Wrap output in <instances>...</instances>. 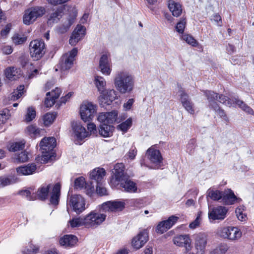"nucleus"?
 Returning a JSON list of instances; mask_svg holds the SVG:
<instances>
[{
    "mask_svg": "<svg viewBox=\"0 0 254 254\" xmlns=\"http://www.w3.org/2000/svg\"><path fill=\"white\" fill-rule=\"evenodd\" d=\"M46 10L42 6H36L26 9L23 15V22L25 25H29L34 23L36 19L42 16Z\"/></svg>",
    "mask_w": 254,
    "mask_h": 254,
    "instance_id": "4",
    "label": "nucleus"
},
{
    "mask_svg": "<svg viewBox=\"0 0 254 254\" xmlns=\"http://www.w3.org/2000/svg\"><path fill=\"white\" fill-rule=\"evenodd\" d=\"M211 20L215 22V24L218 26H222V22L221 17L220 15L218 14H214L211 18Z\"/></svg>",
    "mask_w": 254,
    "mask_h": 254,
    "instance_id": "64",
    "label": "nucleus"
},
{
    "mask_svg": "<svg viewBox=\"0 0 254 254\" xmlns=\"http://www.w3.org/2000/svg\"><path fill=\"white\" fill-rule=\"evenodd\" d=\"M242 201V199L237 197L230 189H225L223 191V196L220 202L226 205H232Z\"/></svg>",
    "mask_w": 254,
    "mask_h": 254,
    "instance_id": "24",
    "label": "nucleus"
},
{
    "mask_svg": "<svg viewBox=\"0 0 254 254\" xmlns=\"http://www.w3.org/2000/svg\"><path fill=\"white\" fill-rule=\"evenodd\" d=\"M17 181V178L13 176L0 177V188L13 185L16 183Z\"/></svg>",
    "mask_w": 254,
    "mask_h": 254,
    "instance_id": "38",
    "label": "nucleus"
},
{
    "mask_svg": "<svg viewBox=\"0 0 254 254\" xmlns=\"http://www.w3.org/2000/svg\"><path fill=\"white\" fill-rule=\"evenodd\" d=\"M25 142L24 141L20 142H10L9 143L7 148L9 151L15 152L22 150L25 146Z\"/></svg>",
    "mask_w": 254,
    "mask_h": 254,
    "instance_id": "44",
    "label": "nucleus"
},
{
    "mask_svg": "<svg viewBox=\"0 0 254 254\" xmlns=\"http://www.w3.org/2000/svg\"><path fill=\"white\" fill-rule=\"evenodd\" d=\"M168 230L163 221L160 222L156 228V231L158 233L163 234Z\"/></svg>",
    "mask_w": 254,
    "mask_h": 254,
    "instance_id": "59",
    "label": "nucleus"
},
{
    "mask_svg": "<svg viewBox=\"0 0 254 254\" xmlns=\"http://www.w3.org/2000/svg\"><path fill=\"white\" fill-rule=\"evenodd\" d=\"M148 234L145 231L140 232L132 241V247L137 250L141 248L148 241Z\"/></svg>",
    "mask_w": 254,
    "mask_h": 254,
    "instance_id": "28",
    "label": "nucleus"
},
{
    "mask_svg": "<svg viewBox=\"0 0 254 254\" xmlns=\"http://www.w3.org/2000/svg\"><path fill=\"white\" fill-rule=\"evenodd\" d=\"M9 115L7 110L0 112V125L4 124L9 119Z\"/></svg>",
    "mask_w": 254,
    "mask_h": 254,
    "instance_id": "58",
    "label": "nucleus"
},
{
    "mask_svg": "<svg viewBox=\"0 0 254 254\" xmlns=\"http://www.w3.org/2000/svg\"><path fill=\"white\" fill-rule=\"evenodd\" d=\"M106 215L92 211L84 217V226L86 228H93L98 226L104 222Z\"/></svg>",
    "mask_w": 254,
    "mask_h": 254,
    "instance_id": "9",
    "label": "nucleus"
},
{
    "mask_svg": "<svg viewBox=\"0 0 254 254\" xmlns=\"http://www.w3.org/2000/svg\"><path fill=\"white\" fill-rule=\"evenodd\" d=\"M50 185H44L40 187L37 191V196L41 200H45L48 198Z\"/></svg>",
    "mask_w": 254,
    "mask_h": 254,
    "instance_id": "37",
    "label": "nucleus"
},
{
    "mask_svg": "<svg viewBox=\"0 0 254 254\" xmlns=\"http://www.w3.org/2000/svg\"><path fill=\"white\" fill-rule=\"evenodd\" d=\"M86 29L84 26L78 25L72 32L69 43L72 46H75L85 36Z\"/></svg>",
    "mask_w": 254,
    "mask_h": 254,
    "instance_id": "23",
    "label": "nucleus"
},
{
    "mask_svg": "<svg viewBox=\"0 0 254 254\" xmlns=\"http://www.w3.org/2000/svg\"><path fill=\"white\" fill-rule=\"evenodd\" d=\"M56 146V140L54 137L43 138L40 142V150L42 155L36 158V161L41 164H45L55 159Z\"/></svg>",
    "mask_w": 254,
    "mask_h": 254,
    "instance_id": "2",
    "label": "nucleus"
},
{
    "mask_svg": "<svg viewBox=\"0 0 254 254\" xmlns=\"http://www.w3.org/2000/svg\"><path fill=\"white\" fill-rule=\"evenodd\" d=\"M236 216L239 220L244 222L248 219L247 214L246 212V208L244 206H238L235 210Z\"/></svg>",
    "mask_w": 254,
    "mask_h": 254,
    "instance_id": "43",
    "label": "nucleus"
},
{
    "mask_svg": "<svg viewBox=\"0 0 254 254\" xmlns=\"http://www.w3.org/2000/svg\"><path fill=\"white\" fill-rule=\"evenodd\" d=\"M85 178L83 177H80L76 178L74 181V187L76 189H81L84 188H87Z\"/></svg>",
    "mask_w": 254,
    "mask_h": 254,
    "instance_id": "52",
    "label": "nucleus"
},
{
    "mask_svg": "<svg viewBox=\"0 0 254 254\" xmlns=\"http://www.w3.org/2000/svg\"><path fill=\"white\" fill-rule=\"evenodd\" d=\"M228 209L224 206H218L210 208L208 211V216L210 221L215 220H223L227 216Z\"/></svg>",
    "mask_w": 254,
    "mask_h": 254,
    "instance_id": "14",
    "label": "nucleus"
},
{
    "mask_svg": "<svg viewBox=\"0 0 254 254\" xmlns=\"http://www.w3.org/2000/svg\"><path fill=\"white\" fill-rule=\"evenodd\" d=\"M132 124V120L131 118H129L125 122L121 123L117 126V129L121 131L124 134L127 132L131 127Z\"/></svg>",
    "mask_w": 254,
    "mask_h": 254,
    "instance_id": "41",
    "label": "nucleus"
},
{
    "mask_svg": "<svg viewBox=\"0 0 254 254\" xmlns=\"http://www.w3.org/2000/svg\"><path fill=\"white\" fill-rule=\"evenodd\" d=\"M173 242L178 247H184L186 253H189L191 250V241L188 235L177 236L173 239Z\"/></svg>",
    "mask_w": 254,
    "mask_h": 254,
    "instance_id": "20",
    "label": "nucleus"
},
{
    "mask_svg": "<svg viewBox=\"0 0 254 254\" xmlns=\"http://www.w3.org/2000/svg\"><path fill=\"white\" fill-rule=\"evenodd\" d=\"M168 6L174 16L178 17L181 14L182 7L179 2L174 0H169L168 2Z\"/></svg>",
    "mask_w": 254,
    "mask_h": 254,
    "instance_id": "33",
    "label": "nucleus"
},
{
    "mask_svg": "<svg viewBox=\"0 0 254 254\" xmlns=\"http://www.w3.org/2000/svg\"><path fill=\"white\" fill-rule=\"evenodd\" d=\"M117 98V92L114 89L105 90L103 94H101L98 97L101 106L104 107L109 105Z\"/></svg>",
    "mask_w": 254,
    "mask_h": 254,
    "instance_id": "19",
    "label": "nucleus"
},
{
    "mask_svg": "<svg viewBox=\"0 0 254 254\" xmlns=\"http://www.w3.org/2000/svg\"><path fill=\"white\" fill-rule=\"evenodd\" d=\"M37 166L35 163H29L27 165H21L16 168L18 176H28L35 173Z\"/></svg>",
    "mask_w": 254,
    "mask_h": 254,
    "instance_id": "26",
    "label": "nucleus"
},
{
    "mask_svg": "<svg viewBox=\"0 0 254 254\" xmlns=\"http://www.w3.org/2000/svg\"><path fill=\"white\" fill-rule=\"evenodd\" d=\"M61 185L59 183L56 184L52 189L51 196L50 202L53 205H57L59 203L60 196Z\"/></svg>",
    "mask_w": 254,
    "mask_h": 254,
    "instance_id": "35",
    "label": "nucleus"
},
{
    "mask_svg": "<svg viewBox=\"0 0 254 254\" xmlns=\"http://www.w3.org/2000/svg\"><path fill=\"white\" fill-rule=\"evenodd\" d=\"M34 193V189L30 188L28 189L22 190L18 192V194L22 196L25 197L29 200H33L34 197L32 196L31 193Z\"/></svg>",
    "mask_w": 254,
    "mask_h": 254,
    "instance_id": "51",
    "label": "nucleus"
},
{
    "mask_svg": "<svg viewBox=\"0 0 254 254\" xmlns=\"http://www.w3.org/2000/svg\"><path fill=\"white\" fill-rule=\"evenodd\" d=\"M77 54V49L73 48L70 51L64 54L59 63V67L62 71L69 70L73 65L75 58Z\"/></svg>",
    "mask_w": 254,
    "mask_h": 254,
    "instance_id": "12",
    "label": "nucleus"
},
{
    "mask_svg": "<svg viewBox=\"0 0 254 254\" xmlns=\"http://www.w3.org/2000/svg\"><path fill=\"white\" fill-rule=\"evenodd\" d=\"M77 242V237L72 235H65L61 238L59 240L60 244L65 248L74 246Z\"/></svg>",
    "mask_w": 254,
    "mask_h": 254,
    "instance_id": "31",
    "label": "nucleus"
},
{
    "mask_svg": "<svg viewBox=\"0 0 254 254\" xmlns=\"http://www.w3.org/2000/svg\"><path fill=\"white\" fill-rule=\"evenodd\" d=\"M114 128V127L112 125L102 124L98 129L99 133L104 137H109L113 135Z\"/></svg>",
    "mask_w": 254,
    "mask_h": 254,
    "instance_id": "34",
    "label": "nucleus"
},
{
    "mask_svg": "<svg viewBox=\"0 0 254 254\" xmlns=\"http://www.w3.org/2000/svg\"><path fill=\"white\" fill-rule=\"evenodd\" d=\"M98 106L92 102L85 101L80 107L81 119L84 122L92 121L97 113Z\"/></svg>",
    "mask_w": 254,
    "mask_h": 254,
    "instance_id": "5",
    "label": "nucleus"
},
{
    "mask_svg": "<svg viewBox=\"0 0 254 254\" xmlns=\"http://www.w3.org/2000/svg\"><path fill=\"white\" fill-rule=\"evenodd\" d=\"M41 130L34 125H30L27 127L26 132L32 137H36L40 135Z\"/></svg>",
    "mask_w": 254,
    "mask_h": 254,
    "instance_id": "46",
    "label": "nucleus"
},
{
    "mask_svg": "<svg viewBox=\"0 0 254 254\" xmlns=\"http://www.w3.org/2000/svg\"><path fill=\"white\" fill-rule=\"evenodd\" d=\"M99 68L100 72L105 76H109L112 71L111 54L109 52L103 54L99 60Z\"/></svg>",
    "mask_w": 254,
    "mask_h": 254,
    "instance_id": "13",
    "label": "nucleus"
},
{
    "mask_svg": "<svg viewBox=\"0 0 254 254\" xmlns=\"http://www.w3.org/2000/svg\"><path fill=\"white\" fill-rule=\"evenodd\" d=\"M29 157L28 153L25 151L21 152L17 156V159L22 162L27 161Z\"/></svg>",
    "mask_w": 254,
    "mask_h": 254,
    "instance_id": "61",
    "label": "nucleus"
},
{
    "mask_svg": "<svg viewBox=\"0 0 254 254\" xmlns=\"http://www.w3.org/2000/svg\"><path fill=\"white\" fill-rule=\"evenodd\" d=\"M180 101L185 109L190 114L195 113L194 104L190 99L189 95L185 92H182L180 95Z\"/></svg>",
    "mask_w": 254,
    "mask_h": 254,
    "instance_id": "27",
    "label": "nucleus"
},
{
    "mask_svg": "<svg viewBox=\"0 0 254 254\" xmlns=\"http://www.w3.org/2000/svg\"><path fill=\"white\" fill-rule=\"evenodd\" d=\"M217 234L221 238L232 241L239 240L242 237V232L236 227H221L217 229Z\"/></svg>",
    "mask_w": 254,
    "mask_h": 254,
    "instance_id": "8",
    "label": "nucleus"
},
{
    "mask_svg": "<svg viewBox=\"0 0 254 254\" xmlns=\"http://www.w3.org/2000/svg\"><path fill=\"white\" fill-rule=\"evenodd\" d=\"M36 115V112L35 109L32 107H29L27 109L24 121L26 122H30L35 119Z\"/></svg>",
    "mask_w": 254,
    "mask_h": 254,
    "instance_id": "48",
    "label": "nucleus"
},
{
    "mask_svg": "<svg viewBox=\"0 0 254 254\" xmlns=\"http://www.w3.org/2000/svg\"><path fill=\"white\" fill-rule=\"evenodd\" d=\"M84 217H73L68 222V226L72 228H75L80 226H84Z\"/></svg>",
    "mask_w": 254,
    "mask_h": 254,
    "instance_id": "42",
    "label": "nucleus"
},
{
    "mask_svg": "<svg viewBox=\"0 0 254 254\" xmlns=\"http://www.w3.org/2000/svg\"><path fill=\"white\" fill-rule=\"evenodd\" d=\"M4 73L7 79L10 81L16 80L21 76V69L14 66L6 68Z\"/></svg>",
    "mask_w": 254,
    "mask_h": 254,
    "instance_id": "29",
    "label": "nucleus"
},
{
    "mask_svg": "<svg viewBox=\"0 0 254 254\" xmlns=\"http://www.w3.org/2000/svg\"><path fill=\"white\" fill-rule=\"evenodd\" d=\"M180 38L192 47H196L198 45L197 41L190 34L184 33L180 36Z\"/></svg>",
    "mask_w": 254,
    "mask_h": 254,
    "instance_id": "39",
    "label": "nucleus"
},
{
    "mask_svg": "<svg viewBox=\"0 0 254 254\" xmlns=\"http://www.w3.org/2000/svg\"><path fill=\"white\" fill-rule=\"evenodd\" d=\"M204 95L207 97L210 108L213 109L216 113L223 120L227 121L228 119L223 110L221 109L215 103V100L218 99V94L211 91H204Z\"/></svg>",
    "mask_w": 254,
    "mask_h": 254,
    "instance_id": "11",
    "label": "nucleus"
},
{
    "mask_svg": "<svg viewBox=\"0 0 254 254\" xmlns=\"http://www.w3.org/2000/svg\"><path fill=\"white\" fill-rule=\"evenodd\" d=\"M26 37L20 35L19 34H15L12 37L13 42L16 45L22 44L26 41Z\"/></svg>",
    "mask_w": 254,
    "mask_h": 254,
    "instance_id": "56",
    "label": "nucleus"
},
{
    "mask_svg": "<svg viewBox=\"0 0 254 254\" xmlns=\"http://www.w3.org/2000/svg\"><path fill=\"white\" fill-rule=\"evenodd\" d=\"M61 17V13L59 11H55L50 15L48 20V23L52 25L57 22Z\"/></svg>",
    "mask_w": 254,
    "mask_h": 254,
    "instance_id": "54",
    "label": "nucleus"
},
{
    "mask_svg": "<svg viewBox=\"0 0 254 254\" xmlns=\"http://www.w3.org/2000/svg\"><path fill=\"white\" fill-rule=\"evenodd\" d=\"M137 154V149L135 147H131L127 154L128 158L131 160H133Z\"/></svg>",
    "mask_w": 254,
    "mask_h": 254,
    "instance_id": "63",
    "label": "nucleus"
},
{
    "mask_svg": "<svg viewBox=\"0 0 254 254\" xmlns=\"http://www.w3.org/2000/svg\"><path fill=\"white\" fill-rule=\"evenodd\" d=\"M228 249V247L226 244H221L211 251L210 254H225Z\"/></svg>",
    "mask_w": 254,
    "mask_h": 254,
    "instance_id": "49",
    "label": "nucleus"
},
{
    "mask_svg": "<svg viewBox=\"0 0 254 254\" xmlns=\"http://www.w3.org/2000/svg\"><path fill=\"white\" fill-rule=\"evenodd\" d=\"M118 113L116 110L109 112L100 113L97 118L98 121L103 124L112 125L117 120Z\"/></svg>",
    "mask_w": 254,
    "mask_h": 254,
    "instance_id": "21",
    "label": "nucleus"
},
{
    "mask_svg": "<svg viewBox=\"0 0 254 254\" xmlns=\"http://www.w3.org/2000/svg\"><path fill=\"white\" fill-rule=\"evenodd\" d=\"M72 130L74 137L77 140H81L89 135L85 127L79 122L72 123Z\"/></svg>",
    "mask_w": 254,
    "mask_h": 254,
    "instance_id": "22",
    "label": "nucleus"
},
{
    "mask_svg": "<svg viewBox=\"0 0 254 254\" xmlns=\"http://www.w3.org/2000/svg\"><path fill=\"white\" fill-rule=\"evenodd\" d=\"M61 93V89L58 87L55 88L51 92H47L44 102L45 106L47 108H50L53 106Z\"/></svg>",
    "mask_w": 254,
    "mask_h": 254,
    "instance_id": "25",
    "label": "nucleus"
},
{
    "mask_svg": "<svg viewBox=\"0 0 254 254\" xmlns=\"http://www.w3.org/2000/svg\"><path fill=\"white\" fill-rule=\"evenodd\" d=\"M114 82L115 87L120 93H130L133 90L135 78L129 71L123 69L116 72Z\"/></svg>",
    "mask_w": 254,
    "mask_h": 254,
    "instance_id": "1",
    "label": "nucleus"
},
{
    "mask_svg": "<svg viewBox=\"0 0 254 254\" xmlns=\"http://www.w3.org/2000/svg\"><path fill=\"white\" fill-rule=\"evenodd\" d=\"M223 196V191L215 190L213 189H209L207 191V197L215 201H221Z\"/></svg>",
    "mask_w": 254,
    "mask_h": 254,
    "instance_id": "40",
    "label": "nucleus"
},
{
    "mask_svg": "<svg viewBox=\"0 0 254 254\" xmlns=\"http://www.w3.org/2000/svg\"><path fill=\"white\" fill-rule=\"evenodd\" d=\"M145 157L148 161L145 163L144 160L140 161L141 166H144L150 169H158L162 163L163 157L156 145H152L146 151Z\"/></svg>",
    "mask_w": 254,
    "mask_h": 254,
    "instance_id": "3",
    "label": "nucleus"
},
{
    "mask_svg": "<svg viewBox=\"0 0 254 254\" xmlns=\"http://www.w3.org/2000/svg\"><path fill=\"white\" fill-rule=\"evenodd\" d=\"M195 147V142L194 140H190L187 145V151L189 154L193 153Z\"/></svg>",
    "mask_w": 254,
    "mask_h": 254,
    "instance_id": "62",
    "label": "nucleus"
},
{
    "mask_svg": "<svg viewBox=\"0 0 254 254\" xmlns=\"http://www.w3.org/2000/svg\"><path fill=\"white\" fill-rule=\"evenodd\" d=\"M38 250L39 248L37 246L34 245L32 243H30L23 251V253L24 254H35L38 252Z\"/></svg>",
    "mask_w": 254,
    "mask_h": 254,
    "instance_id": "53",
    "label": "nucleus"
},
{
    "mask_svg": "<svg viewBox=\"0 0 254 254\" xmlns=\"http://www.w3.org/2000/svg\"><path fill=\"white\" fill-rule=\"evenodd\" d=\"M57 114L55 112L48 113L43 116L44 124L46 126L51 125L55 120Z\"/></svg>",
    "mask_w": 254,
    "mask_h": 254,
    "instance_id": "45",
    "label": "nucleus"
},
{
    "mask_svg": "<svg viewBox=\"0 0 254 254\" xmlns=\"http://www.w3.org/2000/svg\"><path fill=\"white\" fill-rule=\"evenodd\" d=\"M87 129L88 130V132H89V135H96L97 134V131L96 129V126L95 124L93 123H90L88 124Z\"/></svg>",
    "mask_w": 254,
    "mask_h": 254,
    "instance_id": "60",
    "label": "nucleus"
},
{
    "mask_svg": "<svg viewBox=\"0 0 254 254\" xmlns=\"http://www.w3.org/2000/svg\"><path fill=\"white\" fill-rule=\"evenodd\" d=\"M24 92V86L23 85H20L12 92L11 99L13 100H17L22 95Z\"/></svg>",
    "mask_w": 254,
    "mask_h": 254,
    "instance_id": "50",
    "label": "nucleus"
},
{
    "mask_svg": "<svg viewBox=\"0 0 254 254\" xmlns=\"http://www.w3.org/2000/svg\"><path fill=\"white\" fill-rule=\"evenodd\" d=\"M207 243V236L203 233L194 236V247L196 254H205Z\"/></svg>",
    "mask_w": 254,
    "mask_h": 254,
    "instance_id": "17",
    "label": "nucleus"
},
{
    "mask_svg": "<svg viewBox=\"0 0 254 254\" xmlns=\"http://www.w3.org/2000/svg\"><path fill=\"white\" fill-rule=\"evenodd\" d=\"M125 207V203L122 201H108L102 204L101 210L105 212H117L122 211Z\"/></svg>",
    "mask_w": 254,
    "mask_h": 254,
    "instance_id": "18",
    "label": "nucleus"
},
{
    "mask_svg": "<svg viewBox=\"0 0 254 254\" xmlns=\"http://www.w3.org/2000/svg\"><path fill=\"white\" fill-rule=\"evenodd\" d=\"M178 217L175 216H171L165 221H163L165 224L166 228L168 229H170L178 221Z\"/></svg>",
    "mask_w": 254,
    "mask_h": 254,
    "instance_id": "55",
    "label": "nucleus"
},
{
    "mask_svg": "<svg viewBox=\"0 0 254 254\" xmlns=\"http://www.w3.org/2000/svg\"><path fill=\"white\" fill-rule=\"evenodd\" d=\"M219 101L229 107H234L235 105H238L246 113L250 115H254V110L250 107L248 106L243 101L236 98H229L227 96L221 95L219 96Z\"/></svg>",
    "mask_w": 254,
    "mask_h": 254,
    "instance_id": "6",
    "label": "nucleus"
},
{
    "mask_svg": "<svg viewBox=\"0 0 254 254\" xmlns=\"http://www.w3.org/2000/svg\"><path fill=\"white\" fill-rule=\"evenodd\" d=\"M121 187L124 189V190L131 193H134L137 191V187L136 184L132 181L131 180L128 179L127 177L126 178V179L122 182H120Z\"/></svg>",
    "mask_w": 254,
    "mask_h": 254,
    "instance_id": "32",
    "label": "nucleus"
},
{
    "mask_svg": "<svg viewBox=\"0 0 254 254\" xmlns=\"http://www.w3.org/2000/svg\"><path fill=\"white\" fill-rule=\"evenodd\" d=\"M29 50L31 57L35 60H38L45 53V44L41 40H34L30 43Z\"/></svg>",
    "mask_w": 254,
    "mask_h": 254,
    "instance_id": "10",
    "label": "nucleus"
},
{
    "mask_svg": "<svg viewBox=\"0 0 254 254\" xmlns=\"http://www.w3.org/2000/svg\"><path fill=\"white\" fill-rule=\"evenodd\" d=\"M93 83L100 95L103 94L106 89V81L105 78L101 75L95 74L93 77Z\"/></svg>",
    "mask_w": 254,
    "mask_h": 254,
    "instance_id": "30",
    "label": "nucleus"
},
{
    "mask_svg": "<svg viewBox=\"0 0 254 254\" xmlns=\"http://www.w3.org/2000/svg\"><path fill=\"white\" fill-rule=\"evenodd\" d=\"M77 16V10L74 7H70L69 13L66 17V20L64 22L62 25L58 27L57 31L58 33L63 34L66 32L71 25L74 22Z\"/></svg>",
    "mask_w": 254,
    "mask_h": 254,
    "instance_id": "15",
    "label": "nucleus"
},
{
    "mask_svg": "<svg viewBox=\"0 0 254 254\" xmlns=\"http://www.w3.org/2000/svg\"><path fill=\"white\" fill-rule=\"evenodd\" d=\"M125 166L123 163H117L114 166L113 175L111 183L115 186L118 185L120 182L124 181L127 177L124 173Z\"/></svg>",
    "mask_w": 254,
    "mask_h": 254,
    "instance_id": "16",
    "label": "nucleus"
},
{
    "mask_svg": "<svg viewBox=\"0 0 254 254\" xmlns=\"http://www.w3.org/2000/svg\"><path fill=\"white\" fill-rule=\"evenodd\" d=\"M187 20L185 18H181L176 24L175 29L176 31L181 35L184 33V30L186 26Z\"/></svg>",
    "mask_w": 254,
    "mask_h": 254,
    "instance_id": "47",
    "label": "nucleus"
},
{
    "mask_svg": "<svg viewBox=\"0 0 254 254\" xmlns=\"http://www.w3.org/2000/svg\"><path fill=\"white\" fill-rule=\"evenodd\" d=\"M201 221L200 214H198L195 219L190 224L189 228L191 229H194L198 227L200 224Z\"/></svg>",
    "mask_w": 254,
    "mask_h": 254,
    "instance_id": "57",
    "label": "nucleus"
},
{
    "mask_svg": "<svg viewBox=\"0 0 254 254\" xmlns=\"http://www.w3.org/2000/svg\"><path fill=\"white\" fill-rule=\"evenodd\" d=\"M105 175L106 171L104 169L96 168L90 172V178L99 183L103 179Z\"/></svg>",
    "mask_w": 254,
    "mask_h": 254,
    "instance_id": "36",
    "label": "nucleus"
},
{
    "mask_svg": "<svg viewBox=\"0 0 254 254\" xmlns=\"http://www.w3.org/2000/svg\"><path fill=\"white\" fill-rule=\"evenodd\" d=\"M85 200L83 197L81 195L74 194L68 199L67 209L70 207L77 214H80L85 210Z\"/></svg>",
    "mask_w": 254,
    "mask_h": 254,
    "instance_id": "7",
    "label": "nucleus"
}]
</instances>
